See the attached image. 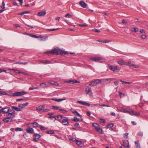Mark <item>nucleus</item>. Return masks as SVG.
Returning <instances> with one entry per match:
<instances>
[{"mask_svg":"<svg viewBox=\"0 0 148 148\" xmlns=\"http://www.w3.org/2000/svg\"><path fill=\"white\" fill-rule=\"evenodd\" d=\"M72 112L76 116H79L80 117L82 116V115H80L79 114V113H78V112L75 110H74V111H72Z\"/></svg>","mask_w":148,"mask_h":148,"instance_id":"22","label":"nucleus"},{"mask_svg":"<svg viewBox=\"0 0 148 148\" xmlns=\"http://www.w3.org/2000/svg\"><path fill=\"white\" fill-rule=\"evenodd\" d=\"M49 118H50L51 119V120H53L54 119L55 120H56V117L55 116H50L49 117Z\"/></svg>","mask_w":148,"mask_h":148,"instance_id":"57","label":"nucleus"},{"mask_svg":"<svg viewBox=\"0 0 148 148\" xmlns=\"http://www.w3.org/2000/svg\"><path fill=\"white\" fill-rule=\"evenodd\" d=\"M23 23H24L26 25H27V26L28 27H30L31 29L35 28H36V26L34 27L33 26H32V25H29L26 24L24 22H23Z\"/></svg>","mask_w":148,"mask_h":148,"instance_id":"44","label":"nucleus"},{"mask_svg":"<svg viewBox=\"0 0 148 148\" xmlns=\"http://www.w3.org/2000/svg\"><path fill=\"white\" fill-rule=\"evenodd\" d=\"M86 91L87 94H89V92H91V88H86Z\"/></svg>","mask_w":148,"mask_h":148,"instance_id":"33","label":"nucleus"},{"mask_svg":"<svg viewBox=\"0 0 148 148\" xmlns=\"http://www.w3.org/2000/svg\"><path fill=\"white\" fill-rule=\"evenodd\" d=\"M59 29V28H56V29H46L47 31H53L54 30H58Z\"/></svg>","mask_w":148,"mask_h":148,"instance_id":"45","label":"nucleus"},{"mask_svg":"<svg viewBox=\"0 0 148 148\" xmlns=\"http://www.w3.org/2000/svg\"><path fill=\"white\" fill-rule=\"evenodd\" d=\"M92 126L95 127L96 130L99 127V125L96 123H93Z\"/></svg>","mask_w":148,"mask_h":148,"instance_id":"27","label":"nucleus"},{"mask_svg":"<svg viewBox=\"0 0 148 148\" xmlns=\"http://www.w3.org/2000/svg\"><path fill=\"white\" fill-rule=\"evenodd\" d=\"M73 120L74 121L77 122L80 121L79 119L77 118L76 117H74V119H73Z\"/></svg>","mask_w":148,"mask_h":148,"instance_id":"43","label":"nucleus"},{"mask_svg":"<svg viewBox=\"0 0 148 148\" xmlns=\"http://www.w3.org/2000/svg\"><path fill=\"white\" fill-rule=\"evenodd\" d=\"M72 16L69 13H67L65 15V17H68L70 18Z\"/></svg>","mask_w":148,"mask_h":148,"instance_id":"47","label":"nucleus"},{"mask_svg":"<svg viewBox=\"0 0 148 148\" xmlns=\"http://www.w3.org/2000/svg\"><path fill=\"white\" fill-rule=\"evenodd\" d=\"M28 34L30 36L34 38H39V37H40V36H36L35 35L32 34Z\"/></svg>","mask_w":148,"mask_h":148,"instance_id":"32","label":"nucleus"},{"mask_svg":"<svg viewBox=\"0 0 148 148\" xmlns=\"http://www.w3.org/2000/svg\"><path fill=\"white\" fill-rule=\"evenodd\" d=\"M139 30V29L137 27H134L132 29V32H138Z\"/></svg>","mask_w":148,"mask_h":148,"instance_id":"30","label":"nucleus"},{"mask_svg":"<svg viewBox=\"0 0 148 148\" xmlns=\"http://www.w3.org/2000/svg\"><path fill=\"white\" fill-rule=\"evenodd\" d=\"M132 66H133L135 68H139V66L138 65L135 64H134L133 65H132Z\"/></svg>","mask_w":148,"mask_h":148,"instance_id":"52","label":"nucleus"},{"mask_svg":"<svg viewBox=\"0 0 148 148\" xmlns=\"http://www.w3.org/2000/svg\"><path fill=\"white\" fill-rule=\"evenodd\" d=\"M123 145L126 148H130L129 142L127 140H124L123 142Z\"/></svg>","mask_w":148,"mask_h":148,"instance_id":"11","label":"nucleus"},{"mask_svg":"<svg viewBox=\"0 0 148 148\" xmlns=\"http://www.w3.org/2000/svg\"><path fill=\"white\" fill-rule=\"evenodd\" d=\"M26 132L29 134L32 133L34 131V130L32 128H28L26 129Z\"/></svg>","mask_w":148,"mask_h":148,"instance_id":"18","label":"nucleus"},{"mask_svg":"<svg viewBox=\"0 0 148 148\" xmlns=\"http://www.w3.org/2000/svg\"><path fill=\"white\" fill-rule=\"evenodd\" d=\"M50 111V109L48 108L43 109V111L44 112H47Z\"/></svg>","mask_w":148,"mask_h":148,"instance_id":"49","label":"nucleus"},{"mask_svg":"<svg viewBox=\"0 0 148 148\" xmlns=\"http://www.w3.org/2000/svg\"><path fill=\"white\" fill-rule=\"evenodd\" d=\"M140 33H143V34L145 33V31L144 30H143V29H140Z\"/></svg>","mask_w":148,"mask_h":148,"instance_id":"60","label":"nucleus"},{"mask_svg":"<svg viewBox=\"0 0 148 148\" xmlns=\"http://www.w3.org/2000/svg\"><path fill=\"white\" fill-rule=\"evenodd\" d=\"M1 112H3L4 113H8L10 111L9 109L8 108H2L0 107Z\"/></svg>","mask_w":148,"mask_h":148,"instance_id":"8","label":"nucleus"},{"mask_svg":"<svg viewBox=\"0 0 148 148\" xmlns=\"http://www.w3.org/2000/svg\"><path fill=\"white\" fill-rule=\"evenodd\" d=\"M60 53H63V54H68V53L67 52V51H62Z\"/></svg>","mask_w":148,"mask_h":148,"instance_id":"59","label":"nucleus"},{"mask_svg":"<svg viewBox=\"0 0 148 148\" xmlns=\"http://www.w3.org/2000/svg\"><path fill=\"white\" fill-rule=\"evenodd\" d=\"M30 12L29 11H24L22 12H21L18 14V15H23L27 14V13H29Z\"/></svg>","mask_w":148,"mask_h":148,"instance_id":"24","label":"nucleus"},{"mask_svg":"<svg viewBox=\"0 0 148 148\" xmlns=\"http://www.w3.org/2000/svg\"><path fill=\"white\" fill-rule=\"evenodd\" d=\"M2 4L3 6H1V7L2 9H4L5 8V3L4 1H3V2H2Z\"/></svg>","mask_w":148,"mask_h":148,"instance_id":"50","label":"nucleus"},{"mask_svg":"<svg viewBox=\"0 0 148 148\" xmlns=\"http://www.w3.org/2000/svg\"><path fill=\"white\" fill-rule=\"evenodd\" d=\"M57 117L59 119V118H60V119H64V118H66V117H63L61 115H58L57 116Z\"/></svg>","mask_w":148,"mask_h":148,"instance_id":"51","label":"nucleus"},{"mask_svg":"<svg viewBox=\"0 0 148 148\" xmlns=\"http://www.w3.org/2000/svg\"><path fill=\"white\" fill-rule=\"evenodd\" d=\"M102 58L100 57H93L91 58V60L95 62H98L101 60Z\"/></svg>","mask_w":148,"mask_h":148,"instance_id":"10","label":"nucleus"},{"mask_svg":"<svg viewBox=\"0 0 148 148\" xmlns=\"http://www.w3.org/2000/svg\"><path fill=\"white\" fill-rule=\"evenodd\" d=\"M27 93V92L24 91L17 92L13 94L12 96L13 97H16L23 95Z\"/></svg>","mask_w":148,"mask_h":148,"instance_id":"5","label":"nucleus"},{"mask_svg":"<svg viewBox=\"0 0 148 148\" xmlns=\"http://www.w3.org/2000/svg\"><path fill=\"white\" fill-rule=\"evenodd\" d=\"M79 5L83 8H86L87 5V4L83 1H80L79 2Z\"/></svg>","mask_w":148,"mask_h":148,"instance_id":"12","label":"nucleus"},{"mask_svg":"<svg viewBox=\"0 0 148 148\" xmlns=\"http://www.w3.org/2000/svg\"><path fill=\"white\" fill-rule=\"evenodd\" d=\"M118 63L120 65L125 64V61L123 60H121L118 61Z\"/></svg>","mask_w":148,"mask_h":148,"instance_id":"21","label":"nucleus"},{"mask_svg":"<svg viewBox=\"0 0 148 148\" xmlns=\"http://www.w3.org/2000/svg\"><path fill=\"white\" fill-rule=\"evenodd\" d=\"M128 133H126L124 136V137L125 139H127L128 138Z\"/></svg>","mask_w":148,"mask_h":148,"instance_id":"56","label":"nucleus"},{"mask_svg":"<svg viewBox=\"0 0 148 148\" xmlns=\"http://www.w3.org/2000/svg\"><path fill=\"white\" fill-rule=\"evenodd\" d=\"M120 81L122 83V84H130L131 83V82H125L124 81H123L122 80H120Z\"/></svg>","mask_w":148,"mask_h":148,"instance_id":"39","label":"nucleus"},{"mask_svg":"<svg viewBox=\"0 0 148 148\" xmlns=\"http://www.w3.org/2000/svg\"><path fill=\"white\" fill-rule=\"evenodd\" d=\"M100 120L101 121V123H105L106 122V121L105 120L101 119H100Z\"/></svg>","mask_w":148,"mask_h":148,"instance_id":"64","label":"nucleus"},{"mask_svg":"<svg viewBox=\"0 0 148 148\" xmlns=\"http://www.w3.org/2000/svg\"><path fill=\"white\" fill-rule=\"evenodd\" d=\"M40 86L42 87V88H44L46 87V86L47 85V84H45V83H42L41 84H40Z\"/></svg>","mask_w":148,"mask_h":148,"instance_id":"41","label":"nucleus"},{"mask_svg":"<svg viewBox=\"0 0 148 148\" xmlns=\"http://www.w3.org/2000/svg\"><path fill=\"white\" fill-rule=\"evenodd\" d=\"M6 115L7 117L12 119V118L14 117L15 112L14 110H12L10 111Z\"/></svg>","mask_w":148,"mask_h":148,"instance_id":"3","label":"nucleus"},{"mask_svg":"<svg viewBox=\"0 0 148 148\" xmlns=\"http://www.w3.org/2000/svg\"><path fill=\"white\" fill-rule=\"evenodd\" d=\"M33 125L34 127H37L38 126L39 124L37 122H34L33 123Z\"/></svg>","mask_w":148,"mask_h":148,"instance_id":"35","label":"nucleus"},{"mask_svg":"<svg viewBox=\"0 0 148 148\" xmlns=\"http://www.w3.org/2000/svg\"><path fill=\"white\" fill-rule=\"evenodd\" d=\"M9 70H11L12 71H13L16 73H21V72L18 71L17 69H9Z\"/></svg>","mask_w":148,"mask_h":148,"instance_id":"25","label":"nucleus"},{"mask_svg":"<svg viewBox=\"0 0 148 148\" xmlns=\"http://www.w3.org/2000/svg\"><path fill=\"white\" fill-rule=\"evenodd\" d=\"M66 100V99L65 98H64L62 99H56V101L59 102H61L62 101L65 100Z\"/></svg>","mask_w":148,"mask_h":148,"instance_id":"40","label":"nucleus"},{"mask_svg":"<svg viewBox=\"0 0 148 148\" xmlns=\"http://www.w3.org/2000/svg\"><path fill=\"white\" fill-rule=\"evenodd\" d=\"M114 85L116 86L118 85L119 84V82L117 81L114 82Z\"/></svg>","mask_w":148,"mask_h":148,"instance_id":"63","label":"nucleus"},{"mask_svg":"<svg viewBox=\"0 0 148 148\" xmlns=\"http://www.w3.org/2000/svg\"><path fill=\"white\" fill-rule=\"evenodd\" d=\"M30 12L29 11H24L22 12H21L18 14V15H23L27 14V13H29Z\"/></svg>","mask_w":148,"mask_h":148,"instance_id":"23","label":"nucleus"},{"mask_svg":"<svg viewBox=\"0 0 148 148\" xmlns=\"http://www.w3.org/2000/svg\"><path fill=\"white\" fill-rule=\"evenodd\" d=\"M101 80L100 79H96L95 80L91 81L89 83V85L91 86H95L97 84L101 83Z\"/></svg>","mask_w":148,"mask_h":148,"instance_id":"4","label":"nucleus"},{"mask_svg":"<svg viewBox=\"0 0 148 148\" xmlns=\"http://www.w3.org/2000/svg\"><path fill=\"white\" fill-rule=\"evenodd\" d=\"M106 106L107 107H110L109 106L105 104H102L100 105V104H92L91 105V107H93L94 106Z\"/></svg>","mask_w":148,"mask_h":148,"instance_id":"16","label":"nucleus"},{"mask_svg":"<svg viewBox=\"0 0 148 148\" xmlns=\"http://www.w3.org/2000/svg\"><path fill=\"white\" fill-rule=\"evenodd\" d=\"M126 112L131 115H134L135 116H138L140 115V113L137 112L132 110H127L126 111Z\"/></svg>","mask_w":148,"mask_h":148,"instance_id":"7","label":"nucleus"},{"mask_svg":"<svg viewBox=\"0 0 148 148\" xmlns=\"http://www.w3.org/2000/svg\"><path fill=\"white\" fill-rule=\"evenodd\" d=\"M51 84L55 86H58V84L57 82H52Z\"/></svg>","mask_w":148,"mask_h":148,"instance_id":"46","label":"nucleus"},{"mask_svg":"<svg viewBox=\"0 0 148 148\" xmlns=\"http://www.w3.org/2000/svg\"><path fill=\"white\" fill-rule=\"evenodd\" d=\"M72 82V84H74V83H80V82L76 80H70L67 81V83H71Z\"/></svg>","mask_w":148,"mask_h":148,"instance_id":"19","label":"nucleus"},{"mask_svg":"<svg viewBox=\"0 0 148 148\" xmlns=\"http://www.w3.org/2000/svg\"><path fill=\"white\" fill-rule=\"evenodd\" d=\"M52 108L55 110H58L59 109V108L58 106H54L52 107Z\"/></svg>","mask_w":148,"mask_h":148,"instance_id":"61","label":"nucleus"},{"mask_svg":"<svg viewBox=\"0 0 148 148\" xmlns=\"http://www.w3.org/2000/svg\"><path fill=\"white\" fill-rule=\"evenodd\" d=\"M48 134H54V131L53 130H50L46 132Z\"/></svg>","mask_w":148,"mask_h":148,"instance_id":"38","label":"nucleus"},{"mask_svg":"<svg viewBox=\"0 0 148 148\" xmlns=\"http://www.w3.org/2000/svg\"><path fill=\"white\" fill-rule=\"evenodd\" d=\"M11 108L12 109L14 110L17 111H21V109L18 107H15L14 106H11Z\"/></svg>","mask_w":148,"mask_h":148,"instance_id":"20","label":"nucleus"},{"mask_svg":"<svg viewBox=\"0 0 148 148\" xmlns=\"http://www.w3.org/2000/svg\"><path fill=\"white\" fill-rule=\"evenodd\" d=\"M40 36L39 37V38H40V40L42 41H45L46 40V37H43L41 36Z\"/></svg>","mask_w":148,"mask_h":148,"instance_id":"37","label":"nucleus"},{"mask_svg":"<svg viewBox=\"0 0 148 148\" xmlns=\"http://www.w3.org/2000/svg\"><path fill=\"white\" fill-rule=\"evenodd\" d=\"M40 62L41 63L43 64H49L50 62V61L46 60H42L40 61Z\"/></svg>","mask_w":148,"mask_h":148,"instance_id":"31","label":"nucleus"},{"mask_svg":"<svg viewBox=\"0 0 148 148\" xmlns=\"http://www.w3.org/2000/svg\"><path fill=\"white\" fill-rule=\"evenodd\" d=\"M28 102H27L24 104H21L19 105L18 107H19L20 108L22 109L25 108L26 106H27L28 105Z\"/></svg>","mask_w":148,"mask_h":148,"instance_id":"13","label":"nucleus"},{"mask_svg":"<svg viewBox=\"0 0 148 148\" xmlns=\"http://www.w3.org/2000/svg\"><path fill=\"white\" fill-rule=\"evenodd\" d=\"M33 137L38 139L41 137V136L39 134L36 133L34 135H33Z\"/></svg>","mask_w":148,"mask_h":148,"instance_id":"28","label":"nucleus"},{"mask_svg":"<svg viewBox=\"0 0 148 148\" xmlns=\"http://www.w3.org/2000/svg\"><path fill=\"white\" fill-rule=\"evenodd\" d=\"M77 103H79L81 104H82L83 105L86 106H91V105L92 104H90V103H88L84 102V101H77Z\"/></svg>","mask_w":148,"mask_h":148,"instance_id":"9","label":"nucleus"},{"mask_svg":"<svg viewBox=\"0 0 148 148\" xmlns=\"http://www.w3.org/2000/svg\"><path fill=\"white\" fill-rule=\"evenodd\" d=\"M60 122H61L63 125H69V120L67 118H64L63 120L61 121L60 120H59Z\"/></svg>","mask_w":148,"mask_h":148,"instance_id":"6","label":"nucleus"},{"mask_svg":"<svg viewBox=\"0 0 148 148\" xmlns=\"http://www.w3.org/2000/svg\"><path fill=\"white\" fill-rule=\"evenodd\" d=\"M8 95V94L4 91H0V96L5 95Z\"/></svg>","mask_w":148,"mask_h":148,"instance_id":"34","label":"nucleus"},{"mask_svg":"<svg viewBox=\"0 0 148 148\" xmlns=\"http://www.w3.org/2000/svg\"><path fill=\"white\" fill-rule=\"evenodd\" d=\"M60 51V49L59 48H55L50 51L51 53L52 54H55L56 55H63L62 53H60L59 51Z\"/></svg>","mask_w":148,"mask_h":148,"instance_id":"2","label":"nucleus"},{"mask_svg":"<svg viewBox=\"0 0 148 148\" xmlns=\"http://www.w3.org/2000/svg\"><path fill=\"white\" fill-rule=\"evenodd\" d=\"M137 135L139 136H142L143 135V133L142 132H138L137 134Z\"/></svg>","mask_w":148,"mask_h":148,"instance_id":"55","label":"nucleus"},{"mask_svg":"<svg viewBox=\"0 0 148 148\" xmlns=\"http://www.w3.org/2000/svg\"><path fill=\"white\" fill-rule=\"evenodd\" d=\"M96 130L100 134H103V130L102 129L100 128L99 127H98Z\"/></svg>","mask_w":148,"mask_h":148,"instance_id":"29","label":"nucleus"},{"mask_svg":"<svg viewBox=\"0 0 148 148\" xmlns=\"http://www.w3.org/2000/svg\"><path fill=\"white\" fill-rule=\"evenodd\" d=\"M78 25H79V26H80V27H86V26H88L87 25L84 24H78Z\"/></svg>","mask_w":148,"mask_h":148,"instance_id":"48","label":"nucleus"},{"mask_svg":"<svg viewBox=\"0 0 148 148\" xmlns=\"http://www.w3.org/2000/svg\"><path fill=\"white\" fill-rule=\"evenodd\" d=\"M44 106L43 105H42V106H39L37 107L36 108V109L37 110L41 111L42 110H43V109H44Z\"/></svg>","mask_w":148,"mask_h":148,"instance_id":"26","label":"nucleus"},{"mask_svg":"<svg viewBox=\"0 0 148 148\" xmlns=\"http://www.w3.org/2000/svg\"><path fill=\"white\" fill-rule=\"evenodd\" d=\"M114 126V124L113 123H110L108 124L107 125V127L108 128H110L111 127H112Z\"/></svg>","mask_w":148,"mask_h":148,"instance_id":"36","label":"nucleus"},{"mask_svg":"<svg viewBox=\"0 0 148 148\" xmlns=\"http://www.w3.org/2000/svg\"><path fill=\"white\" fill-rule=\"evenodd\" d=\"M40 129L41 130H46V128L42 126H41L40 127Z\"/></svg>","mask_w":148,"mask_h":148,"instance_id":"54","label":"nucleus"},{"mask_svg":"<svg viewBox=\"0 0 148 148\" xmlns=\"http://www.w3.org/2000/svg\"><path fill=\"white\" fill-rule=\"evenodd\" d=\"M59 110L60 111H61L63 113L66 112H67V111L66 110H65L63 109H60Z\"/></svg>","mask_w":148,"mask_h":148,"instance_id":"58","label":"nucleus"},{"mask_svg":"<svg viewBox=\"0 0 148 148\" xmlns=\"http://www.w3.org/2000/svg\"><path fill=\"white\" fill-rule=\"evenodd\" d=\"M69 139L73 142H76V140H77L76 138H70Z\"/></svg>","mask_w":148,"mask_h":148,"instance_id":"53","label":"nucleus"},{"mask_svg":"<svg viewBox=\"0 0 148 148\" xmlns=\"http://www.w3.org/2000/svg\"><path fill=\"white\" fill-rule=\"evenodd\" d=\"M3 121L4 122L8 123L9 122H11L13 121L12 119L8 118L7 117V118H5L3 119Z\"/></svg>","mask_w":148,"mask_h":148,"instance_id":"15","label":"nucleus"},{"mask_svg":"<svg viewBox=\"0 0 148 148\" xmlns=\"http://www.w3.org/2000/svg\"><path fill=\"white\" fill-rule=\"evenodd\" d=\"M15 130L16 131H23V129L19 127L16 128L15 129Z\"/></svg>","mask_w":148,"mask_h":148,"instance_id":"42","label":"nucleus"},{"mask_svg":"<svg viewBox=\"0 0 148 148\" xmlns=\"http://www.w3.org/2000/svg\"><path fill=\"white\" fill-rule=\"evenodd\" d=\"M46 12L45 11H43L41 12H39L37 14V15L38 16H43L45 15Z\"/></svg>","mask_w":148,"mask_h":148,"instance_id":"17","label":"nucleus"},{"mask_svg":"<svg viewBox=\"0 0 148 148\" xmlns=\"http://www.w3.org/2000/svg\"><path fill=\"white\" fill-rule=\"evenodd\" d=\"M76 142L77 144L81 147H83L84 146V144L82 141L77 140Z\"/></svg>","mask_w":148,"mask_h":148,"instance_id":"14","label":"nucleus"},{"mask_svg":"<svg viewBox=\"0 0 148 148\" xmlns=\"http://www.w3.org/2000/svg\"><path fill=\"white\" fill-rule=\"evenodd\" d=\"M108 65L109 69L114 72L116 71H119L120 70V68L118 67L117 66L111 65L109 64H108Z\"/></svg>","mask_w":148,"mask_h":148,"instance_id":"1","label":"nucleus"},{"mask_svg":"<svg viewBox=\"0 0 148 148\" xmlns=\"http://www.w3.org/2000/svg\"><path fill=\"white\" fill-rule=\"evenodd\" d=\"M118 110L119 111H120L121 112H126V110H124V109H118Z\"/></svg>","mask_w":148,"mask_h":148,"instance_id":"62","label":"nucleus"}]
</instances>
